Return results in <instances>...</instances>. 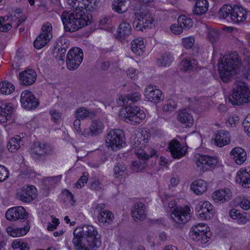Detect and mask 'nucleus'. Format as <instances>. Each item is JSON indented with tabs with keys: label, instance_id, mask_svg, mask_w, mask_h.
Here are the masks:
<instances>
[{
	"label": "nucleus",
	"instance_id": "obj_49",
	"mask_svg": "<svg viewBox=\"0 0 250 250\" xmlns=\"http://www.w3.org/2000/svg\"><path fill=\"white\" fill-rule=\"evenodd\" d=\"M61 178V175L47 177L44 180V184L47 186L48 188L54 187L60 182Z\"/></svg>",
	"mask_w": 250,
	"mask_h": 250
},
{
	"label": "nucleus",
	"instance_id": "obj_53",
	"mask_svg": "<svg viewBox=\"0 0 250 250\" xmlns=\"http://www.w3.org/2000/svg\"><path fill=\"white\" fill-rule=\"evenodd\" d=\"M49 114L51 116V119L53 122L57 123L60 121L62 115V112L53 109L50 110Z\"/></svg>",
	"mask_w": 250,
	"mask_h": 250
},
{
	"label": "nucleus",
	"instance_id": "obj_33",
	"mask_svg": "<svg viewBox=\"0 0 250 250\" xmlns=\"http://www.w3.org/2000/svg\"><path fill=\"white\" fill-rule=\"evenodd\" d=\"M131 31L130 24L125 21L122 22L117 29L116 38L120 41H124L131 34Z\"/></svg>",
	"mask_w": 250,
	"mask_h": 250
},
{
	"label": "nucleus",
	"instance_id": "obj_2",
	"mask_svg": "<svg viewBox=\"0 0 250 250\" xmlns=\"http://www.w3.org/2000/svg\"><path fill=\"white\" fill-rule=\"evenodd\" d=\"M73 244L76 250H96L101 244V235L92 225H84L75 229Z\"/></svg>",
	"mask_w": 250,
	"mask_h": 250
},
{
	"label": "nucleus",
	"instance_id": "obj_40",
	"mask_svg": "<svg viewBox=\"0 0 250 250\" xmlns=\"http://www.w3.org/2000/svg\"><path fill=\"white\" fill-rule=\"evenodd\" d=\"M208 3L207 0L197 1L193 9V13L198 15L205 14L208 10Z\"/></svg>",
	"mask_w": 250,
	"mask_h": 250
},
{
	"label": "nucleus",
	"instance_id": "obj_61",
	"mask_svg": "<svg viewBox=\"0 0 250 250\" xmlns=\"http://www.w3.org/2000/svg\"><path fill=\"white\" fill-rule=\"evenodd\" d=\"M239 121V118L238 116L235 115H232L227 120L226 122L227 125L228 126H232L235 125Z\"/></svg>",
	"mask_w": 250,
	"mask_h": 250
},
{
	"label": "nucleus",
	"instance_id": "obj_31",
	"mask_svg": "<svg viewBox=\"0 0 250 250\" xmlns=\"http://www.w3.org/2000/svg\"><path fill=\"white\" fill-rule=\"evenodd\" d=\"M177 119L184 127H190L193 124L194 119L192 115L186 109L179 111Z\"/></svg>",
	"mask_w": 250,
	"mask_h": 250
},
{
	"label": "nucleus",
	"instance_id": "obj_18",
	"mask_svg": "<svg viewBox=\"0 0 250 250\" xmlns=\"http://www.w3.org/2000/svg\"><path fill=\"white\" fill-rule=\"evenodd\" d=\"M37 196V190L34 186H24L18 193L19 199L23 202H30Z\"/></svg>",
	"mask_w": 250,
	"mask_h": 250
},
{
	"label": "nucleus",
	"instance_id": "obj_8",
	"mask_svg": "<svg viewBox=\"0 0 250 250\" xmlns=\"http://www.w3.org/2000/svg\"><path fill=\"white\" fill-rule=\"evenodd\" d=\"M135 16L133 26L136 30L143 31V28H151L155 26L154 18L149 12L140 11L135 13Z\"/></svg>",
	"mask_w": 250,
	"mask_h": 250
},
{
	"label": "nucleus",
	"instance_id": "obj_42",
	"mask_svg": "<svg viewBox=\"0 0 250 250\" xmlns=\"http://www.w3.org/2000/svg\"><path fill=\"white\" fill-rule=\"evenodd\" d=\"M126 0H113L112 5L113 10L119 14L124 13L127 10L125 5Z\"/></svg>",
	"mask_w": 250,
	"mask_h": 250
},
{
	"label": "nucleus",
	"instance_id": "obj_11",
	"mask_svg": "<svg viewBox=\"0 0 250 250\" xmlns=\"http://www.w3.org/2000/svg\"><path fill=\"white\" fill-rule=\"evenodd\" d=\"M83 57V52L81 48L71 49L67 54L66 61L67 67L71 70L77 69L81 63Z\"/></svg>",
	"mask_w": 250,
	"mask_h": 250
},
{
	"label": "nucleus",
	"instance_id": "obj_12",
	"mask_svg": "<svg viewBox=\"0 0 250 250\" xmlns=\"http://www.w3.org/2000/svg\"><path fill=\"white\" fill-rule=\"evenodd\" d=\"M52 27L51 23H45L42 26V33L36 38L34 42V47L40 49L44 46L52 37Z\"/></svg>",
	"mask_w": 250,
	"mask_h": 250
},
{
	"label": "nucleus",
	"instance_id": "obj_58",
	"mask_svg": "<svg viewBox=\"0 0 250 250\" xmlns=\"http://www.w3.org/2000/svg\"><path fill=\"white\" fill-rule=\"evenodd\" d=\"M170 30L172 33L175 35H179L183 32V28L179 24H172L170 26Z\"/></svg>",
	"mask_w": 250,
	"mask_h": 250
},
{
	"label": "nucleus",
	"instance_id": "obj_17",
	"mask_svg": "<svg viewBox=\"0 0 250 250\" xmlns=\"http://www.w3.org/2000/svg\"><path fill=\"white\" fill-rule=\"evenodd\" d=\"M21 103L22 106L27 109L35 108L39 104L38 99L28 90H24L21 93Z\"/></svg>",
	"mask_w": 250,
	"mask_h": 250
},
{
	"label": "nucleus",
	"instance_id": "obj_59",
	"mask_svg": "<svg viewBox=\"0 0 250 250\" xmlns=\"http://www.w3.org/2000/svg\"><path fill=\"white\" fill-rule=\"evenodd\" d=\"M138 73L137 70L132 67L128 68L126 71L127 75L133 80H135L137 78Z\"/></svg>",
	"mask_w": 250,
	"mask_h": 250
},
{
	"label": "nucleus",
	"instance_id": "obj_4",
	"mask_svg": "<svg viewBox=\"0 0 250 250\" xmlns=\"http://www.w3.org/2000/svg\"><path fill=\"white\" fill-rule=\"evenodd\" d=\"M64 28L67 32H75L90 23L89 17L83 11H64L61 15Z\"/></svg>",
	"mask_w": 250,
	"mask_h": 250
},
{
	"label": "nucleus",
	"instance_id": "obj_46",
	"mask_svg": "<svg viewBox=\"0 0 250 250\" xmlns=\"http://www.w3.org/2000/svg\"><path fill=\"white\" fill-rule=\"evenodd\" d=\"M126 166L123 163L117 164L114 168V176L116 178H122L125 175Z\"/></svg>",
	"mask_w": 250,
	"mask_h": 250
},
{
	"label": "nucleus",
	"instance_id": "obj_21",
	"mask_svg": "<svg viewBox=\"0 0 250 250\" xmlns=\"http://www.w3.org/2000/svg\"><path fill=\"white\" fill-rule=\"evenodd\" d=\"M104 125L103 122L100 120H93L89 128H85L82 133V135L84 137L97 136L102 134L104 131Z\"/></svg>",
	"mask_w": 250,
	"mask_h": 250
},
{
	"label": "nucleus",
	"instance_id": "obj_36",
	"mask_svg": "<svg viewBox=\"0 0 250 250\" xmlns=\"http://www.w3.org/2000/svg\"><path fill=\"white\" fill-rule=\"evenodd\" d=\"M191 190L197 195H202L208 189L207 183L203 180L198 179L194 181L191 185Z\"/></svg>",
	"mask_w": 250,
	"mask_h": 250
},
{
	"label": "nucleus",
	"instance_id": "obj_48",
	"mask_svg": "<svg viewBox=\"0 0 250 250\" xmlns=\"http://www.w3.org/2000/svg\"><path fill=\"white\" fill-rule=\"evenodd\" d=\"M219 37V32L217 30L214 28H210L208 30L207 39L212 44L218 40Z\"/></svg>",
	"mask_w": 250,
	"mask_h": 250
},
{
	"label": "nucleus",
	"instance_id": "obj_56",
	"mask_svg": "<svg viewBox=\"0 0 250 250\" xmlns=\"http://www.w3.org/2000/svg\"><path fill=\"white\" fill-rule=\"evenodd\" d=\"M9 175V172L7 168L2 166L0 165V183L5 181Z\"/></svg>",
	"mask_w": 250,
	"mask_h": 250
},
{
	"label": "nucleus",
	"instance_id": "obj_54",
	"mask_svg": "<svg viewBox=\"0 0 250 250\" xmlns=\"http://www.w3.org/2000/svg\"><path fill=\"white\" fill-rule=\"evenodd\" d=\"M195 39L192 36H189L182 39V44L186 48H191L194 45Z\"/></svg>",
	"mask_w": 250,
	"mask_h": 250
},
{
	"label": "nucleus",
	"instance_id": "obj_10",
	"mask_svg": "<svg viewBox=\"0 0 250 250\" xmlns=\"http://www.w3.org/2000/svg\"><path fill=\"white\" fill-rule=\"evenodd\" d=\"M104 204H97L94 205L92 208L93 215L97 217L99 224L107 226L113 222L114 216L111 211L104 210Z\"/></svg>",
	"mask_w": 250,
	"mask_h": 250
},
{
	"label": "nucleus",
	"instance_id": "obj_23",
	"mask_svg": "<svg viewBox=\"0 0 250 250\" xmlns=\"http://www.w3.org/2000/svg\"><path fill=\"white\" fill-rule=\"evenodd\" d=\"M14 108L12 103L0 101V123H6L11 119Z\"/></svg>",
	"mask_w": 250,
	"mask_h": 250
},
{
	"label": "nucleus",
	"instance_id": "obj_41",
	"mask_svg": "<svg viewBox=\"0 0 250 250\" xmlns=\"http://www.w3.org/2000/svg\"><path fill=\"white\" fill-rule=\"evenodd\" d=\"M75 115L76 118L83 120L93 118L95 113L93 111H89L85 107H81L76 111Z\"/></svg>",
	"mask_w": 250,
	"mask_h": 250
},
{
	"label": "nucleus",
	"instance_id": "obj_60",
	"mask_svg": "<svg viewBox=\"0 0 250 250\" xmlns=\"http://www.w3.org/2000/svg\"><path fill=\"white\" fill-rule=\"evenodd\" d=\"M88 181L87 176L83 175L75 184V187L78 188H81L84 186V184H86Z\"/></svg>",
	"mask_w": 250,
	"mask_h": 250
},
{
	"label": "nucleus",
	"instance_id": "obj_43",
	"mask_svg": "<svg viewBox=\"0 0 250 250\" xmlns=\"http://www.w3.org/2000/svg\"><path fill=\"white\" fill-rule=\"evenodd\" d=\"M15 90V86L7 81L0 83V93L2 95H9Z\"/></svg>",
	"mask_w": 250,
	"mask_h": 250
},
{
	"label": "nucleus",
	"instance_id": "obj_5",
	"mask_svg": "<svg viewBox=\"0 0 250 250\" xmlns=\"http://www.w3.org/2000/svg\"><path fill=\"white\" fill-rule=\"evenodd\" d=\"M229 101L233 105H240L250 101V91L245 83L237 82L235 84L232 94L229 97Z\"/></svg>",
	"mask_w": 250,
	"mask_h": 250
},
{
	"label": "nucleus",
	"instance_id": "obj_32",
	"mask_svg": "<svg viewBox=\"0 0 250 250\" xmlns=\"http://www.w3.org/2000/svg\"><path fill=\"white\" fill-rule=\"evenodd\" d=\"M232 159L237 164L242 165L247 159V153L241 147H235L232 149L230 152Z\"/></svg>",
	"mask_w": 250,
	"mask_h": 250
},
{
	"label": "nucleus",
	"instance_id": "obj_14",
	"mask_svg": "<svg viewBox=\"0 0 250 250\" xmlns=\"http://www.w3.org/2000/svg\"><path fill=\"white\" fill-rule=\"evenodd\" d=\"M195 158L197 167L203 171L207 170L209 167L216 165L218 162L216 156L197 154Z\"/></svg>",
	"mask_w": 250,
	"mask_h": 250
},
{
	"label": "nucleus",
	"instance_id": "obj_1",
	"mask_svg": "<svg viewBox=\"0 0 250 250\" xmlns=\"http://www.w3.org/2000/svg\"><path fill=\"white\" fill-rule=\"evenodd\" d=\"M150 137V132L146 130L136 131L131 135L130 142L132 148L135 150L139 159L142 160V161H134L132 163V168L135 171H141L144 170L146 166L145 160L155 156L157 152L154 149L150 150L147 148L146 150H144Z\"/></svg>",
	"mask_w": 250,
	"mask_h": 250
},
{
	"label": "nucleus",
	"instance_id": "obj_37",
	"mask_svg": "<svg viewBox=\"0 0 250 250\" xmlns=\"http://www.w3.org/2000/svg\"><path fill=\"white\" fill-rule=\"evenodd\" d=\"M30 226L28 223L23 228H15L8 227L6 229L8 234L13 237H20L25 235L29 230Z\"/></svg>",
	"mask_w": 250,
	"mask_h": 250
},
{
	"label": "nucleus",
	"instance_id": "obj_44",
	"mask_svg": "<svg viewBox=\"0 0 250 250\" xmlns=\"http://www.w3.org/2000/svg\"><path fill=\"white\" fill-rule=\"evenodd\" d=\"M172 61V56L169 54H165L158 59L157 64L159 66H168Z\"/></svg>",
	"mask_w": 250,
	"mask_h": 250
},
{
	"label": "nucleus",
	"instance_id": "obj_39",
	"mask_svg": "<svg viewBox=\"0 0 250 250\" xmlns=\"http://www.w3.org/2000/svg\"><path fill=\"white\" fill-rule=\"evenodd\" d=\"M197 64L198 62L196 60L189 57L183 59L181 62L182 69L185 71H190L196 69Z\"/></svg>",
	"mask_w": 250,
	"mask_h": 250
},
{
	"label": "nucleus",
	"instance_id": "obj_13",
	"mask_svg": "<svg viewBox=\"0 0 250 250\" xmlns=\"http://www.w3.org/2000/svg\"><path fill=\"white\" fill-rule=\"evenodd\" d=\"M195 210L198 217L202 220L211 219L214 213L212 205L208 201L199 202L196 206Z\"/></svg>",
	"mask_w": 250,
	"mask_h": 250
},
{
	"label": "nucleus",
	"instance_id": "obj_20",
	"mask_svg": "<svg viewBox=\"0 0 250 250\" xmlns=\"http://www.w3.org/2000/svg\"><path fill=\"white\" fill-rule=\"evenodd\" d=\"M144 96L149 102L157 103L162 98V92L155 86L151 84L147 85L144 90Z\"/></svg>",
	"mask_w": 250,
	"mask_h": 250
},
{
	"label": "nucleus",
	"instance_id": "obj_45",
	"mask_svg": "<svg viewBox=\"0 0 250 250\" xmlns=\"http://www.w3.org/2000/svg\"><path fill=\"white\" fill-rule=\"evenodd\" d=\"M178 23L184 28H189L193 25V22L191 19L185 15H182L178 18Z\"/></svg>",
	"mask_w": 250,
	"mask_h": 250
},
{
	"label": "nucleus",
	"instance_id": "obj_64",
	"mask_svg": "<svg viewBox=\"0 0 250 250\" xmlns=\"http://www.w3.org/2000/svg\"><path fill=\"white\" fill-rule=\"evenodd\" d=\"M245 130L250 134V114L248 115L243 122Z\"/></svg>",
	"mask_w": 250,
	"mask_h": 250
},
{
	"label": "nucleus",
	"instance_id": "obj_38",
	"mask_svg": "<svg viewBox=\"0 0 250 250\" xmlns=\"http://www.w3.org/2000/svg\"><path fill=\"white\" fill-rule=\"evenodd\" d=\"M132 51L136 55H142L145 51V46L143 39L140 38L133 40L131 43Z\"/></svg>",
	"mask_w": 250,
	"mask_h": 250
},
{
	"label": "nucleus",
	"instance_id": "obj_24",
	"mask_svg": "<svg viewBox=\"0 0 250 250\" xmlns=\"http://www.w3.org/2000/svg\"><path fill=\"white\" fill-rule=\"evenodd\" d=\"M97 3V0H67V4L75 8L74 11H84L90 5L92 7L96 6Z\"/></svg>",
	"mask_w": 250,
	"mask_h": 250
},
{
	"label": "nucleus",
	"instance_id": "obj_28",
	"mask_svg": "<svg viewBox=\"0 0 250 250\" xmlns=\"http://www.w3.org/2000/svg\"><path fill=\"white\" fill-rule=\"evenodd\" d=\"M36 79V73L32 69H28L20 73V81L23 85L32 84L35 82Z\"/></svg>",
	"mask_w": 250,
	"mask_h": 250
},
{
	"label": "nucleus",
	"instance_id": "obj_7",
	"mask_svg": "<svg viewBox=\"0 0 250 250\" xmlns=\"http://www.w3.org/2000/svg\"><path fill=\"white\" fill-rule=\"evenodd\" d=\"M125 145L124 131L121 129L110 130L105 138V145L113 151H117Z\"/></svg>",
	"mask_w": 250,
	"mask_h": 250
},
{
	"label": "nucleus",
	"instance_id": "obj_62",
	"mask_svg": "<svg viewBox=\"0 0 250 250\" xmlns=\"http://www.w3.org/2000/svg\"><path fill=\"white\" fill-rule=\"evenodd\" d=\"M103 188V185L99 179H94L91 182V188L94 189L99 190L102 189Z\"/></svg>",
	"mask_w": 250,
	"mask_h": 250
},
{
	"label": "nucleus",
	"instance_id": "obj_6",
	"mask_svg": "<svg viewBox=\"0 0 250 250\" xmlns=\"http://www.w3.org/2000/svg\"><path fill=\"white\" fill-rule=\"evenodd\" d=\"M121 117L131 125L139 124L145 119L146 113L137 106H127L120 111Z\"/></svg>",
	"mask_w": 250,
	"mask_h": 250
},
{
	"label": "nucleus",
	"instance_id": "obj_57",
	"mask_svg": "<svg viewBox=\"0 0 250 250\" xmlns=\"http://www.w3.org/2000/svg\"><path fill=\"white\" fill-rule=\"evenodd\" d=\"M12 27L11 24L6 23L5 18H0V31L2 32H6L9 30Z\"/></svg>",
	"mask_w": 250,
	"mask_h": 250
},
{
	"label": "nucleus",
	"instance_id": "obj_63",
	"mask_svg": "<svg viewBox=\"0 0 250 250\" xmlns=\"http://www.w3.org/2000/svg\"><path fill=\"white\" fill-rule=\"evenodd\" d=\"M239 205L240 207L245 210H248L250 208V201L247 199H242Z\"/></svg>",
	"mask_w": 250,
	"mask_h": 250
},
{
	"label": "nucleus",
	"instance_id": "obj_16",
	"mask_svg": "<svg viewBox=\"0 0 250 250\" xmlns=\"http://www.w3.org/2000/svg\"><path fill=\"white\" fill-rule=\"evenodd\" d=\"M31 155L35 159H38L42 156L51 154L53 149L51 146L40 142H36L31 146Z\"/></svg>",
	"mask_w": 250,
	"mask_h": 250
},
{
	"label": "nucleus",
	"instance_id": "obj_9",
	"mask_svg": "<svg viewBox=\"0 0 250 250\" xmlns=\"http://www.w3.org/2000/svg\"><path fill=\"white\" fill-rule=\"evenodd\" d=\"M209 228L208 226L204 223H198L193 226L189 231L191 238L201 244H206L209 241L208 233Z\"/></svg>",
	"mask_w": 250,
	"mask_h": 250
},
{
	"label": "nucleus",
	"instance_id": "obj_22",
	"mask_svg": "<svg viewBox=\"0 0 250 250\" xmlns=\"http://www.w3.org/2000/svg\"><path fill=\"white\" fill-rule=\"evenodd\" d=\"M27 215L25 209L21 206L11 208L5 214L6 218L10 221L25 219L27 217Z\"/></svg>",
	"mask_w": 250,
	"mask_h": 250
},
{
	"label": "nucleus",
	"instance_id": "obj_26",
	"mask_svg": "<svg viewBox=\"0 0 250 250\" xmlns=\"http://www.w3.org/2000/svg\"><path fill=\"white\" fill-rule=\"evenodd\" d=\"M168 148L172 157L175 159H180L185 156L187 148L181 146L179 141L173 140L169 144Z\"/></svg>",
	"mask_w": 250,
	"mask_h": 250
},
{
	"label": "nucleus",
	"instance_id": "obj_35",
	"mask_svg": "<svg viewBox=\"0 0 250 250\" xmlns=\"http://www.w3.org/2000/svg\"><path fill=\"white\" fill-rule=\"evenodd\" d=\"M140 98L141 94L138 92H135L120 96L117 102L121 105L126 104H130L139 101Z\"/></svg>",
	"mask_w": 250,
	"mask_h": 250
},
{
	"label": "nucleus",
	"instance_id": "obj_47",
	"mask_svg": "<svg viewBox=\"0 0 250 250\" xmlns=\"http://www.w3.org/2000/svg\"><path fill=\"white\" fill-rule=\"evenodd\" d=\"M57 45L60 48L59 49V52L61 55H63L66 52L67 48L68 47L69 41L64 37H61L58 41Z\"/></svg>",
	"mask_w": 250,
	"mask_h": 250
},
{
	"label": "nucleus",
	"instance_id": "obj_34",
	"mask_svg": "<svg viewBox=\"0 0 250 250\" xmlns=\"http://www.w3.org/2000/svg\"><path fill=\"white\" fill-rule=\"evenodd\" d=\"M214 142L215 145L219 147H223L229 144L230 142L229 133L223 130L218 131Z\"/></svg>",
	"mask_w": 250,
	"mask_h": 250
},
{
	"label": "nucleus",
	"instance_id": "obj_25",
	"mask_svg": "<svg viewBox=\"0 0 250 250\" xmlns=\"http://www.w3.org/2000/svg\"><path fill=\"white\" fill-rule=\"evenodd\" d=\"M231 196V190L226 188L214 191L212 194V198L215 203H224L229 201Z\"/></svg>",
	"mask_w": 250,
	"mask_h": 250
},
{
	"label": "nucleus",
	"instance_id": "obj_3",
	"mask_svg": "<svg viewBox=\"0 0 250 250\" xmlns=\"http://www.w3.org/2000/svg\"><path fill=\"white\" fill-rule=\"evenodd\" d=\"M241 64L237 52H230L224 56L218 63V71L222 80L227 81L231 75L237 73Z\"/></svg>",
	"mask_w": 250,
	"mask_h": 250
},
{
	"label": "nucleus",
	"instance_id": "obj_51",
	"mask_svg": "<svg viewBox=\"0 0 250 250\" xmlns=\"http://www.w3.org/2000/svg\"><path fill=\"white\" fill-rule=\"evenodd\" d=\"M244 67V75L247 79L250 80V54L245 57Z\"/></svg>",
	"mask_w": 250,
	"mask_h": 250
},
{
	"label": "nucleus",
	"instance_id": "obj_27",
	"mask_svg": "<svg viewBox=\"0 0 250 250\" xmlns=\"http://www.w3.org/2000/svg\"><path fill=\"white\" fill-rule=\"evenodd\" d=\"M131 213L135 221L144 220L146 216V207L141 202L136 203L132 206Z\"/></svg>",
	"mask_w": 250,
	"mask_h": 250
},
{
	"label": "nucleus",
	"instance_id": "obj_52",
	"mask_svg": "<svg viewBox=\"0 0 250 250\" xmlns=\"http://www.w3.org/2000/svg\"><path fill=\"white\" fill-rule=\"evenodd\" d=\"M176 108H177V105L175 102L171 99H169L164 104L162 109L164 112H168L172 111Z\"/></svg>",
	"mask_w": 250,
	"mask_h": 250
},
{
	"label": "nucleus",
	"instance_id": "obj_29",
	"mask_svg": "<svg viewBox=\"0 0 250 250\" xmlns=\"http://www.w3.org/2000/svg\"><path fill=\"white\" fill-rule=\"evenodd\" d=\"M236 182L245 188L250 187V168H242L237 172Z\"/></svg>",
	"mask_w": 250,
	"mask_h": 250
},
{
	"label": "nucleus",
	"instance_id": "obj_30",
	"mask_svg": "<svg viewBox=\"0 0 250 250\" xmlns=\"http://www.w3.org/2000/svg\"><path fill=\"white\" fill-rule=\"evenodd\" d=\"M247 17L246 10L241 6L236 5L233 7L230 19L234 22L239 23L244 21Z\"/></svg>",
	"mask_w": 250,
	"mask_h": 250
},
{
	"label": "nucleus",
	"instance_id": "obj_15",
	"mask_svg": "<svg viewBox=\"0 0 250 250\" xmlns=\"http://www.w3.org/2000/svg\"><path fill=\"white\" fill-rule=\"evenodd\" d=\"M172 219L178 224L187 222L190 218V208L186 206L183 208H174L171 214Z\"/></svg>",
	"mask_w": 250,
	"mask_h": 250
},
{
	"label": "nucleus",
	"instance_id": "obj_19",
	"mask_svg": "<svg viewBox=\"0 0 250 250\" xmlns=\"http://www.w3.org/2000/svg\"><path fill=\"white\" fill-rule=\"evenodd\" d=\"M28 141L27 135L24 133L16 135L8 142L7 148L11 152H16L21 146H23Z\"/></svg>",
	"mask_w": 250,
	"mask_h": 250
},
{
	"label": "nucleus",
	"instance_id": "obj_55",
	"mask_svg": "<svg viewBox=\"0 0 250 250\" xmlns=\"http://www.w3.org/2000/svg\"><path fill=\"white\" fill-rule=\"evenodd\" d=\"M51 222L47 223V229L49 231H53L57 229L58 226L60 224L59 220L56 217H51Z\"/></svg>",
	"mask_w": 250,
	"mask_h": 250
},
{
	"label": "nucleus",
	"instance_id": "obj_50",
	"mask_svg": "<svg viewBox=\"0 0 250 250\" xmlns=\"http://www.w3.org/2000/svg\"><path fill=\"white\" fill-rule=\"evenodd\" d=\"M233 7L229 5H225L220 9L219 11L220 16L224 19H226L231 16V13L232 12Z\"/></svg>",
	"mask_w": 250,
	"mask_h": 250
}]
</instances>
